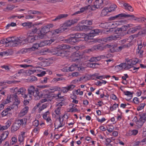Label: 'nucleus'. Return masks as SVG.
Returning a JSON list of instances; mask_svg holds the SVG:
<instances>
[{"instance_id":"obj_1","label":"nucleus","mask_w":146,"mask_h":146,"mask_svg":"<svg viewBox=\"0 0 146 146\" xmlns=\"http://www.w3.org/2000/svg\"><path fill=\"white\" fill-rule=\"evenodd\" d=\"M25 42V40L24 39L21 40L20 39H17L13 40L10 38L4 39L0 41L1 44H6V46L10 47L16 46L18 45H23L24 44Z\"/></svg>"},{"instance_id":"obj_2","label":"nucleus","mask_w":146,"mask_h":146,"mask_svg":"<svg viewBox=\"0 0 146 146\" xmlns=\"http://www.w3.org/2000/svg\"><path fill=\"white\" fill-rule=\"evenodd\" d=\"M77 30L79 31H87L91 30L90 33L88 35V38L90 39L92 38V37L95 35L98 34L100 32L99 30L98 29H92V28L90 26L86 25H80L78 24L77 25Z\"/></svg>"},{"instance_id":"obj_3","label":"nucleus","mask_w":146,"mask_h":146,"mask_svg":"<svg viewBox=\"0 0 146 146\" xmlns=\"http://www.w3.org/2000/svg\"><path fill=\"white\" fill-rule=\"evenodd\" d=\"M78 21V19L76 18L67 21L64 23L60 28L54 30V34L55 35L58 34L65 31L67 29V27L71 26L77 23Z\"/></svg>"},{"instance_id":"obj_4","label":"nucleus","mask_w":146,"mask_h":146,"mask_svg":"<svg viewBox=\"0 0 146 146\" xmlns=\"http://www.w3.org/2000/svg\"><path fill=\"white\" fill-rule=\"evenodd\" d=\"M28 94H27V100H30L32 98V96L35 97V100H38L39 97L38 96L39 92L38 88H35L34 86H31L28 88Z\"/></svg>"},{"instance_id":"obj_5","label":"nucleus","mask_w":146,"mask_h":146,"mask_svg":"<svg viewBox=\"0 0 146 146\" xmlns=\"http://www.w3.org/2000/svg\"><path fill=\"white\" fill-rule=\"evenodd\" d=\"M109 3L108 0H96L94 2L91 10L94 11L96 10V9H102L104 6L108 5Z\"/></svg>"},{"instance_id":"obj_6","label":"nucleus","mask_w":146,"mask_h":146,"mask_svg":"<svg viewBox=\"0 0 146 146\" xmlns=\"http://www.w3.org/2000/svg\"><path fill=\"white\" fill-rule=\"evenodd\" d=\"M72 36L66 39L62 40L65 42H67L71 44H73L78 41V38H81V35L79 33H77L72 35Z\"/></svg>"},{"instance_id":"obj_7","label":"nucleus","mask_w":146,"mask_h":146,"mask_svg":"<svg viewBox=\"0 0 146 146\" xmlns=\"http://www.w3.org/2000/svg\"><path fill=\"white\" fill-rule=\"evenodd\" d=\"M122 17L125 18L131 17V19L132 20H136L137 18L135 17L133 15H127L125 13H121L114 16L111 17L110 18V20H113L116 19H120Z\"/></svg>"},{"instance_id":"obj_8","label":"nucleus","mask_w":146,"mask_h":146,"mask_svg":"<svg viewBox=\"0 0 146 146\" xmlns=\"http://www.w3.org/2000/svg\"><path fill=\"white\" fill-rule=\"evenodd\" d=\"M50 25H48L42 28L40 31V34L39 35V38L42 39L44 37V35L50 31Z\"/></svg>"},{"instance_id":"obj_9","label":"nucleus","mask_w":146,"mask_h":146,"mask_svg":"<svg viewBox=\"0 0 146 146\" xmlns=\"http://www.w3.org/2000/svg\"><path fill=\"white\" fill-rule=\"evenodd\" d=\"M14 91L15 92H17V94H21V96L25 98H27V96L25 94L26 90L23 87H21L18 89L17 87L15 88Z\"/></svg>"},{"instance_id":"obj_10","label":"nucleus","mask_w":146,"mask_h":146,"mask_svg":"<svg viewBox=\"0 0 146 146\" xmlns=\"http://www.w3.org/2000/svg\"><path fill=\"white\" fill-rule=\"evenodd\" d=\"M64 119H61V117L60 116L56 120L54 123L55 127V129H58L59 128L65 125V123L63 122Z\"/></svg>"},{"instance_id":"obj_11","label":"nucleus","mask_w":146,"mask_h":146,"mask_svg":"<svg viewBox=\"0 0 146 146\" xmlns=\"http://www.w3.org/2000/svg\"><path fill=\"white\" fill-rule=\"evenodd\" d=\"M104 47L100 44L94 46L90 49H89L85 50V52L86 53H89L90 52L93 51L95 50H102L104 49Z\"/></svg>"},{"instance_id":"obj_12","label":"nucleus","mask_w":146,"mask_h":146,"mask_svg":"<svg viewBox=\"0 0 146 146\" xmlns=\"http://www.w3.org/2000/svg\"><path fill=\"white\" fill-rule=\"evenodd\" d=\"M53 94L51 92H43L42 93L40 94L39 93L38 96L40 98L39 100L41 98H48L53 97Z\"/></svg>"},{"instance_id":"obj_13","label":"nucleus","mask_w":146,"mask_h":146,"mask_svg":"<svg viewBox=\"0 0 146 146\" xmlns=\"http://www.w3.org/2000/svg\"><path fill=\"white\" fill-rule=\"evenodd\" d=\"M30 32H29L27 33V37L26 39H25V38H22L21 37H19L18 39H20L21 40L24 39L25 40V42L24 44L25 43L26 40L28 41V42H33L35 40V37L32 34H31V35H30Z\"/></svg>"},{"instance_id":"obj_14","label":"nucleus","mask_w":146,"mask_h":146,"mask_svg":"<svg viewBox=\"0 0 146 146\" xmlns=\"http://www.w3.org/2000/svg\"><path fill=\"white\" fill-rule=\"evenodd\" d=\"M14 123L19 128L21 125L23 127H25L26 125V122H24L23 119H21L16 120Z\"/></svg>"},{"instance_id":"obj_15","label":"nucleus","mask_w":146,"mask_h":146,"mask_svg":"<svg viewBox=\"0 0 146 146\" xmlns=\"http://www.w3.org/2000/svg\"><path fill=\"white\" fill-rule=\"evenodd\" d=\"M134 120L135 122H136L137 126L139 127H141L145 122L144 120L141 117H140L139 120H137V117H135L134 119Z\"/></svg>"},{"instance_id":"obj_16","label":"nucleus","mask_w":146,"mask_h":146,"mask_svg":"<svg viewBox=\"0 0 146 146\" xmlns=\"http://www.w3.org/2000/svg\"><path fill=\"white\" fill-rule=\"evenodd\" d=\"M17 94L16 93L12 94V96L13 97L14 101H15L14 104L12 105L13 106L15 105L17 106L20 103V101L18 100V97Z\"/></svg>"},{"instance_id":"obj_17","label":"nucleus","mask_w":146,"mask_h":146,"mask_svg":"<svg viewBox=\"0 0 146 146\" xmlns=\"http://www.w3.org/2000/svg\"><path fill=\"white\" fill-rule=\"evenodd\" d=\"M29 110V107L27 106H25L22 109L19 113V115L20 117H22L25 115L28 112Z\"/></svg>"},{"instance_id":"obj_18","label":"nucleus","mask_w":146,"mask_h":146,"mask_svg":"<svg viewBox=\"0 0 146 146\" xmlns=\"http://www.w3.org/2000/svg\"><path fill=\"white\" fill-rule=\"evenodd\" d=\"M13 105H12L11 107H9L5 110H3L1 113L2 117H4L7 115L9 111H10L11 109H13Z\"/></svg>"},{"instance_id":"obj_19","label":"nucleus","mask_w":146,"mask_h":146,"mask_svg":"<svg viewBox=\"0 0 146 146\" xmlns=\"http://www.w3.org/2000/svg\"><path fill=\"white\" fill-rule=\"evenodd\" d=\"M50 113L48 111L46 112L44 114H43V117L44 119L46 120L47 122H49L51 123L52 120L50 117H47V115H48Z\"/></svg>"},{"instance_id":"obj_20","label":"nucleus","mask_w":146,"mask_h":146,"mask_svg":"<svg viewBox=\"0 0 146 146\" xmlns=\"http://www.w3.org/2000/svg\"><path fill=\"white\" fill-rule=\"evenodd\" d=\"M68 16L67 14H60L57 16L56 17L54 20L53 21H58L61 19L65 18L67 17Z\"/></svg>"},{"instance_id":"obj_21","label":"nucleus","mask_w":146,"mask_h":146,"mask_svg":"<svg viewBox=\"0 0 146 146\" xmlns=\"http://www.w3.org/2000/svg\"><path fill=\"white\" fill-rule=\"evenodd\" d=\"M120 89L123 92V93L125 95L128 96L130 98L128 99H126L127 101H129L133 97V93H132L128 91H123L121 88H120Z\"/></svg>"},{"instance_id":"obj_22","label":"nucleus","mask_w":146,"mask_h":146,"mask_svg":"<svg viewBox=\"0 0 146 146\" xmlns=\"http://www.w3.org/2000/svg\"><path fill=\"white\" fill-rule=\"evenodd\" d=\"M111 12L108 7H105L102 10L101 14V15L102 16H106L108 12Z\"/></svg>"},{"instance_id":"obj_23","label":"nucleus","mask_w":146,"mask_h":146,"mask_svg":"<svg viewBox=\"0 0 146 146\" xmlns=\"http://www.w3.org/2000/svg\"><path fill=\"white\" fill-rule=\"evenodd\" d=\"M138 130L136 129L129 131L127 133V135L129 136L135 135L138 133Z\"/></svg>"},{"instance_id":"obj_24","label":"nucleus","mask_w":146,"mask_h":146,"mask_svg":"<svg viewBox=\"0 0 146 146\" xmlns=\"http://www.w3.org/2000/svg\"><path fill=\"white\" fill-rule=\"evenodd\" d=\"M130 46V44H121L120 46L118 47L117 50L119 52L120 51L123 49L128 48Z\"/></svg>"},{"instance_id":"obj_25","label":"nucleus","mask_w":146,"mask_h":146,"mask_svg":"<svg viewBox=\"0 0 146 146\" xmlns=\"http://www.w3.org/2000/svg\"><path fill=\"white\" fill-rule=\"evenodd\" d=\"M11 123L10 121H8L6 123L5 125L1 126V131H3L7 129L10 126Z\"/></svg>"},{"instance_id":"obj_26","label":"nucleus","mask_w":146,"mask_h":146,"mask_svg":"<svg viewBox=\"0 0 146 146\" xmlns=\"http://www.w3.org/2000/svg\"><path fill=\"white\" fill-rule=\"evenodd\" d=\"M123 5L126 9H127L131 12H133V8L129 4L127 3H124Z\"/></svg>"},{"instance_id":"obj_27","label":"nucleus","mask_w":146,"mask_h":146,"mask_svg":"<svg viewBox=\"0 0 146 146\" xmlns=\"http://www.w3.org/2000/svg\"><path fill=\"white\" fill-rule=\"evenodd\" d=\"M70 48V46L68 45L62 44L60 45L59 46V48H58V50H66V49H68Z\"/></svg>"},{"instance_id":"obj_28","label":"nucleus","mask_w":146,"mask_h":146,"mask_svg":"<svg viewBox=\"0 0 146 146\" xmlns=\"http://www.w3.org/2000/svg\"><path fill=\"white\" fill-rule=\"evenodd\" d=\"M111 36L112 40H119L121 38V36L117 34L111 35Z\"/></svg>"},{"instance_id":"obj_29","label":"nucleus","mask_w":146,"mask_h":146,"mask_svg":"<svg viewBox=\"0 0 146 146\" xmlns=\"http://www.w3.org/2000/svg\"><path fill=\"white\" fill-rule=\"evenodd\" d=\"M50 90L52 91L50 92H54L55 91H60L61 90V88L60 87L57 86H54L51 87L50 88Z\"/></svg>"},{"instance_id":"obj_30","label":"nucleus","mask_w":146,"mask_h":146,"mask_svg":"<svg viewBox=\"0 0 146 146\" xmlns=\"http://www.w3.org/2000/svg\"><path fill=\"white\" fill-rule=\"evenodd\" d=\"M80 56V55L78 53L75 52L72 54V57L74 59V60H78Z\"/></svg>"},{"instance_id":"obj_31","label":"nucleus","mask_w":146,"mask_h":146,"mask_svg":"<svg viewBox=\"0 0 146 146\" xmlns=\"http://www.w3.org/2000/svg\"><path fill=\"white\" fill-rule=\"evenodd\" d=\"M70 106H72V108L69 109L68 112H75L78 111V109L75 107H74V104H71L70 105Z\"/></svg>"},{"instance_id":"obj_32","label":"nucleus","mask_w":146,"mask_h":146,"mask_svg":"<svg viewBox=\"0 0 146 146\" xmlns=\"http://www.w3.org/2000/svg\"><path fill=\"white\" fill-rule=\"evenodd\" d=\"M19 129V128L17 127V126L13 123L11 127V132L12 133H14L17 131Z\"/></svg>"},{"instance_id":"obj_33","label":"nucleus","mask_w":146,"mask_h":146,"mask_svg":"<svg viewBox=\"0 0 146 146\" xmlns=\"http://www.w3.org/2000/svg\"><path fill=\"white\" fill-rule=\"evenodd\" d=\"M126 61L127 62V66H126L125 67V68L129 69L133 66V65H132V59H127V60Z\"/></svg>"},{"instance_id":"obj_34","label":"nucleus","mask_w":146,"mask_h":146,"mask_svg":"<svg viewBox=\"0 0 146 146\" xmlns=\"http://www.w3.org/2000/svg\"><path fill=\"white\" fill-rule=\"evenodd\" d=\"M56 54L57 56H61L62 57H65L64 55V50H60L58 51L56 54Z\"/></svg>"},{"instance_id":"obj_35","label":"nucleus","mask_w":146,"mask_h":146,"mask_svg":"<svg viewBox=\"0 0 146 146\" xmlns=\"http://www.w3.org/2000/svg\"><path fill=\"white\" fill-rule=\"evenodd\" d=\"M38 44L37 43L34 44L32 47L29 48V50L31 51H34L37 49L38 47H39Z\"/></svg>"},{"instance_id":"obj_36","label":"nucleus","mask_w":146,"mask_h":146,"mask_svg":"<svg viewBox=\"0 0 146 146\" xmlns=\"http://www.w3.org/2000/svg\"><path fill=\"white\" fill-rule=\"evenodd\" d=\"M132 26L133 25L132 24H128L123 26L121 27V29H122V31H126L129 27H132Z\"/></svg>"},{"instance_id":"obj_37","label":"nucleus","mask_w":146,"mask_h":146,"mask_svg":"<svg viewBox=\"0 0 146 146\" xmlns=\"http://www.w3.org/2000/svg\"><path fill=\"white\" fill-rule=\"evenodd\" d=\"M49 104L48 103H45L42 104L41 107L39 109V112H41L43 110L46 108L48 106Z\"/></svg>"},{"instance_id":"obj_38","label":"nucleus","mask_w":146,"mask_h":146,"mask_svg":"<svg viewBox=\"0 0 146 146\" xmlns=\"http://www.w3.org/2000/svg\"><path fill=\"white\" fill-rule=\"evenodd\" d=\"M9 134V133L7 131H5L0 136L3 138V139H5L7 137Z\"/></svg>"},{"instance_id":"obj_39","label":"nucleus","mask_w":146,"mask_h":146,"mask_svg":"<svg viewBox=\"0 0 146 146\" xmlns=\"http://www.w3.org/2000/svg\"><path fill=\"white\" fill-rule=\"evenodd\" d=\"M77 65L75 64H73L70 67H68L69 71H74L76 68H77Z\"/></svg>"},{"instance_id":"obj_40","label":"nucleus","mask_w":146,"mask_h":146,"mask_svg":"<svg viewBox=\"0 0 146 146\" xmlns=\"http://www.w3.org/2000/svg\"><path fill=\"white\" fill-rule=\"evenodd\" d=\"M32 23H24L22 24V25L24 27H26L27 28H30L31 27Z\"/></svg>"},{"instance_id":"obj_41","label":"nucleus","mask_w":146,"mask_h":146,"mask_svg":"<svg viewBox=\"0 0 146 146\" xmlns=\"http://www.w3.org/2000/svg\"><path fill=\"white\" fill-rule=\"evenodd\" d=\"M117 7V5L115 4H113L112 5H111L109 8V9H110V11H111V12L112 11H114L115 9Z\"/></svg>"},{"instance_id":"obj_42","label":"nucleus","mask_w":146,"mask_h":146,"mask_svg":"<svg viewBox=\"0 0 146 146\" xmlns=\"http://www.w3.org/2000/svg\"><path fill=\"white\" fill-rule=\"evenodd\" d=\"M145 105V103H143L140 104L139 105V106L137 107V110L138 111H139L143 109L144 108Z\"/></svg>"},{"instance_id":"obj_43","label":"nucleus","mask_w":146,"mask_h":146,"mask_svg":"<svg viewBox=\"0 0 146 146\" xmlns=\"http://www.w3.org/2000/svg\"><path fill=\"white\" fill-rule=\"evenodd\" d=\"M91 6L89 5L87 6H85L84 7L80 9V11L81 12V13H82L84 11L88 9H91Z\"/></svg>"},{"instance_id":"obj_44","label":"nucleus","mask_w":146,"mask_h":146,"mask_svg":"<svg viewBox=\"0 0 146 146\" xmlns=\"http://www.w3.org/2000/svg\"><path fill=\"white\" fill-rule=\"evenodd\" d=\"M92 20H86L85 21H82V22L83 23L87 24L88 25H91L92 24Z\"/></svg>"},{"instance_id":"obj_45","label":"nucleus","mask_w":146,"mask_h":146,"mask_svg":"<svg viewBox=\"0 0 146 146\" xmlns=\"http://www.w3.org/2000/svg\"><path fill=\"white\" fill-rule=\"evenodd\" d=\"M38 44L39 47H43L46 45H47L46 40L42 41L40 42Z\"/></svg>"},{"instance_id":"obj_46","label":"nucleus","mask_w":146,"mask_h":146,"mask_svg":"<svg viewBox=\"0 0 146 146\" xmlns=\"http://www.w3.org/2000/svg\"><path fill=\"white\" fill-rule=\"evenodd\" d=\"M61 92H59L57 94L54 95H53V97L56 98V97H58V98L59 99L63 98L64 97V96H61Z\"/></svg>"},{"instance_id":"obj_47","label":"nucleus","mask_w":146,"mask_h":146,"mask_svg":"<svg viewBox=\"0 0 146 146\" xmlns=\"http://www.w3.org/2000/svg\"><path fill=\"white\" fill-rule=\"evenodd\" d=\"M61 109V107L60 106L58 107L55 110V112L57 115H59L60 114V110Z\"/></svg>"},{"instance_id":"obj_48","label":"nucleus","mask_w":146,"mask_h":146,"mask_svg":"<svg viewBox=\"0 0 146 146\" xmlns=\"http://www.w3.org/2000/svg\"><path fill=\"white\" fill-rule=\"evenodd\" d=\"M55 40V39L52 38L48 40H46L47 45H50L52 42H54Z\"/></svg>"},{"instance_id":"obj_49","label":"nucleus","mask_w":146,"mask_h":146,"mask_svg":"<svg viewBox=\"0 0 146 146\" xmlns=\"http://www.w3.org/2000/svg\"><path fill=\"white\" fill-rule=\"evenodd\" d=\"M118 104H115L113 105V106L112 107H110V110L111 111H113V110H115L116 108L118 107Z\"/></svg>"},{"instance_id":"obj_50","label":"nucleus","mask_w":146,"mask_h":146,"mask_svg":"<svg viewBox=\"0 0 146 146\" xmlns=\"http://www.w3.org/2000/svg\"><path fill=\"white\" fill-rule=\"evenodd\" d=\"M103 40L106 42H109L111 41L112 40L110 36L109 37L104 38Z\"/></svg>"},{"instance_id":"obj_51","label":"nucleus","mask_w":146,"mask_h":146,"mask_svg":"<svg viewBox=\"0 0 146 146\" xmlns=\"http://www.w3.org/2000/svg\"><path fill=\"white\" fill-rule=\"evenodd\" d=\"M143 145V144H142L141 141H135L134 143L133 146H139Z\"/></svg>"},{"instance_id":"obj_52","label":"nucleus","mask_w":146,"mask_h":146,"mask_svg":"<svg viewBox=\"0 0 146 146\" xmlns=\"http://www.w3.org/2000/svg\"><path fill=\"white\" fill-rule=\"evenodd\" d=\"M12 142L10 143V145H13L14 144V143H16L17 142V139L15 137H13L12 138Z\"/></svg>"},{"instance_id":"obj_53","label":"nucleus","mask_w":146,"mask_h":146,"mask_svg":"<svg viewBox=\"0 0 146 146\" xmlns=\"http://www.w3.org/2000/svg\"><path fill=\"white\" fill-rule=\"evenodd\" d=\"M15 81H7L6 82L4 81L1 82L0 84H3L4 83H7L9 84H11L13 83H15Z\"/></svg>"},{"instance_id":"obj_54","label":"nucleus","mask_w":146,"mask_h":146,"mask_svg":"<svg viewBox=\"0 0 146 146\" xmlns=\"http://www.w3.org/2000/svg\"><path fill=\"white\" fill-rule=\"evenodd\" d=\"M75 86L74 85H71L66 87L68 90H71L75 87Z\"/></svg>"},{"instance_id":"obj_55","label":"nucleus","mask_w":146,"mask_h":146,"mask_svg":"<svg viewBox=\"0 0 146 146\" xmlns=\"http://www.w3.org/2000/svg\"><path fill=\"white\" fill-rule=\"evenodd\" d=\"M64 55L65 57H69L70 54V52L66 50H64Z\"/></svg>"},{"instance_id":"obj_56","label":"nucleus","mask_w":146,"mask_h":146,"mask_svg":"<svg viewBox=\"0 0 146 146\" xmlns=\"http://www.w3.org/2000/svg\"><path fill=\"white\" fill-rule=\"evenodd\" d=\"M141 28V27L140 26H138L133 28L134 31V33L140 29Z\"/></svg>"},{"instance_id":"obj_57","label":"nucleus","mask_w":146,"mask_h":146,"mask_svg":"<svg viewBox=\"0 0 146 146\" xmlns=\"http://www.w3.org/2000/svg\"><path fill=\"white\" fill-rule=\"evenodd\" d=\"M12 96V95L11 94L9 96H8L7 98L10 102H13L14 101L13 98Z\"/></svg>"},{"instance_id":"obj_58","label":"nucleus","mask_w":146,"mask_h":146,"mask_svg":"<svg viewBox=\"0 0 146 146\" xmlns=\"http://www.w3.org/2000/svg\"><path fill=\"white\" fill-rule=\"evenodd\" d=\"M65 79L63 78H54L53 80V82H56L60 80H65Z\"/></svg>"},{"instance_id":"obj_59","label":"nucleus","mask_w":146,"mask_h":146,"mask_svg":"<svg viewBox=\"0 0 146 146\" xmlns=\"http://www.w3.org/2000/svg\"><path fill=\"white\" fill-rule=\"evenodd\" d=\"M25 72V71L23 69H21L18 71L17 73L15 74V75H16V76H17V74L18 76H19L21 74Z\"/></svg>"},{"instance_id":"obj_60","label":"nucleus","mask_w":146,"mask_h":146,"mask_svg":"<svg viewBox=\"0 0 146 146\" xmlns=\"http://www.w3.org/2000/svg\"><path fill=\"white\" fill-rule=\"evenodd\" d=\"M79 73L78 72H73L71 74H70V75H69L70 76H72V77H74V76L76 77L77 76L79 75Z\"/></svg>"},{"instance_id":"obj_61","label":"nucleus","mask_w":146,"mask_h":146,"mask_svg":"<svg viewBox=\"0 0 146 146\" xmlns=\"http://www.w3.org/2000/svg\"><path fill=\"white\" fill-rule=\"evenodd\" d=\"M97 82L98 83V85L101 86V84H105L107 83V82L105 80H102L101 81H98Z\"/></svg>"},{"instance_id":"obj_62","label":"nucleus","mask_w":146,"mask_h":146,"mask_svg":"<svg viewBox=\"0 0 146 146\" xmlns=\"http://www.w3.org/2000/svg\"><path fill=\"white\" fill-rule=\"evenodd\" d=\"M134 33L133 28L129 29L127 31V33L129 34H133Z\"/></svg>"},{"instance_id":"obj_63","label":"nucleus","mask_w":146,"mask_h":146,"mask_svg":"<svg viewBox=\"0 0 146 146\" xmlns=\"http://www.w3.org/2000/svg\"><path fill=\"white\" fill-rule=\"evenodd\" d=\"M46 74V72L44 71H42L40 73L37 74V76L39 77H42L44 76Z\"/></svg>"},{"instance_id":"obj_64","label":"nucleus","mask_w":146,"mask_h":146,"mask_svg":"<svg viewBox=\"0 0 146 146\" xmlns=\"http://www.w3.org/2000/svg\"><path fill=\"white\" fill-rule=\"evenodd\" d=\"M133 101L134 103L136 104H137L139 103V100L138 98H135L133 100Z\"/></svg>"}]
</instances>
